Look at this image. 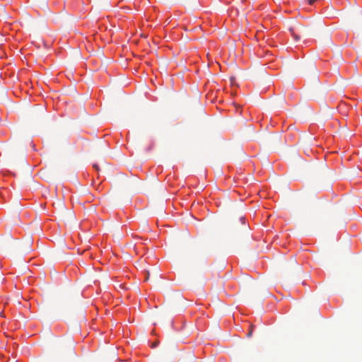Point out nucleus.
Listing matches in <instances>:
<instances>
[{
    "mask_svg": "<svg viewBox=\"0 0 362 362\" xmlns=\"http://www.w3.org/2000/svg\"><path fill=\"white\" fill-rule=\"evenodd\" d=\"M317 0H304L305 3L312 5Z\"/></svg>",
    "mask_w": 362,
    "mask_h": 362,
    "instance_id": "f03ea898",
    "label": "nucleus"
},
{
    "mask_svg": "<svg viewBox=\"0 0 362 362\" xmlns=\"http://www.w3.org/2000/svg\"><path fill=\"white\" fill-rule=\"evenodd\" d=\"M288 30L296 41H299L300 40V35L304 34L306 31L305 27L299 23H296Z\"/></svg>",
    "mask_w": 362,
    "mask_h": 362,
    "instance_id": "f257e3e1",
    "label": "nucleus"
},
{
    "mask_svg": "<svg viewBox=\"0 0 362 362\" xmlns=\"http://www.w3.org/2000/svg\"><path fill=\"white\" fill-rule=\"evenodd\" d=\"M148 279H149V272H146V276H145V281L148 280Z\"/></svg>",
    "mask_w": 362,
    "mask_h": 362,
    "instance_id": "7ed1b4c3",
    "label": "nucleus"
},
{
    "mask_svg": "<svg viewBox=\"0 0 362 362\" xmlns=\"http://www.w3.org/2000/svg\"><path fill=\"white\" fill-rule=\"evenodd\" d=\"M93 167H94L95 169H97V170L98 169V165H95H95H93Z\"/></svg>",
    "mask_w": 362,
    "mask_h": 362,
    "instance_id": "20e7f679",
    "label": "nucleus"
},
{
    "mask_svg": "<svg viewBox=\"0 0 362 362\" xmlns=\"http://www.w3.org/2000/svg\"><path fill=\"white\" fill-rule=\"evenodd\" d=\"M252 334V332L250 331L249 333H248V336H250Z\"/></svg>",
    "mask_w": 362,
    "mask_h": 362,
    "instance_id": "39448f33",
    "label": "nucleus"
}]
</instances>
